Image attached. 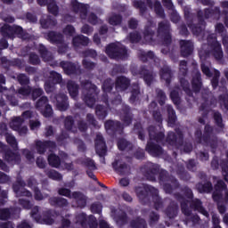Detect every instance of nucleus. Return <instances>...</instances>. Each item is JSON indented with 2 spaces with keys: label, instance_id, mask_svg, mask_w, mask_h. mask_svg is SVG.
Masks as SVG:
<instances>
[{
  "label": "nucleus",
  "instance_id": "obj_1",
  "mask_svg": "<svg viewBox=\"0 0 228 228\" xmlns=\"http://www.w3.org/2000/svg\"><path fill=\"white\" fill-rule=\"evenodd\" d=\"M220 6L223 8V11H220V7L218 6L214 8H205L204 11L198 10L197 23H195L193 13L190 12V11H184V18L192 35L200 37L202 34L204 29H206V20L216 19L218 20L221 15L228 14V0L222 1Z\"/></svg>",
  "mask_w": 228,
  "mask_h": 228
},
{
  "label": "nucleus",
  "instance_id": "obj_2",
  "mask_svg": "<svg viewBox=\"0 0 228 228\" xmlns=\"http://www.w3.org/2000/svg\"><path fill=\"white\" fill-rule=\"evenodd\" d=\"M141 172L142 175L151 183H156V175L159 174V181L164 183L163 188L164 191L172 195L174 190L179 189V181L175 176L170 175L168 171L162 169L159 170V165L148 162L143 167H141Z\"/></svg>",
  "mask_w": 228,
  "mask_h": 228
},
{
  "label": "nucleus",
  "instance_id": "obj_3",
  "mask_svg": "<svg viewBox=\"0 0 228 228\" xmlns=\"http://www.w3.org/2000/svg\"><path fill=\"white\" fill-rule=\"evenodd\" d=\"M174 198L177 202H180L182 213L185 216H191L192 209L193 211H198V213H200L203 216L209 218V212L206 210V208L202 205V200H200V199L195 198L190 200L184 198L181 192L175 193Z\"/></svg>",
  "mask_w": 228,
  "mask_h": 228
},
{
  "label": "nucleus",
  "instance_id": "obj_4",
  "mask_svg": "<svg viewBox=\"0 0 228 228\" xmlns=\"http://www.w3.org/2000/svg\"><path fill=\"white\" fill-rule=\"evenodd\" d=\"M214 133L215 127L209 124L205 125L203 134L200 129H197L194 133L197 143H200L205 147H210L213 153H215V151L218 147V137L214 135Z\"/></svg>",
  "mask_w": 228,
  "mask_h": 228
},
{
  "label": "nucleus",
  "instance_id": "obj_5",
  "mask_svg": "<svg viewBox=\"0 0 228 228\" xmlns=\"http://www.w3.org/2000/svg\"><path fill=\"white\" fill-rule=\"evenodd\" d=\"M80 85L83 88L82 97L84 102L88 108H94L97 101V95H99L97 86L90 80H83Z\"/></svg>",
  "mask_w": 228,
  "mask_h": 228
},
{
  "label": "nucleus",
  "instance_id": "obj_6",
  "mask_svg": "<svg viewBox=\"0 0 228 228\" xmlns=\"http://www.w3.org/2000/svg\"><path fill=\"white\" fill-rule=\"evenodd\" d=\"M0 33L4 38H11L12 40H13L15 37L21 38V40H28V38H29V34L19 25L11 26L8 23H5L0 28Z\"/></svg>",
  "mask_w": 228,
  "mask_h": 228
},
{
  "label": "nucleus",
  "instance_id": "obj_7",
  "mask_svg": "<svg viewBox=\"0 0 228 228\" xmlns=\"http://www.w3.org/2000/svg\"><path fill=\"white\" fill-rule=\"evenodd\" d=\"M105 53L110 60H127L129 54L126 45L110 43L105 48Z\"/></svg>",
  "mask_w": 228,
  "mask_h": 228
},
{
  "label": "nucleus",
  "instance_id": "obj_8",
  "mask_svg": "<svg viewBox=\"0 0 228 228\" xmlns=\"http://www.w3.org/2000/svg\"><path fill=\"white\" fill-rule=\"evenodd\" d=\"M212 200L214 202H216V204L222 202L228 204V188L227 183H225L224 180H217L216 183L214 185Z\"/></svg>",
  "mask_w": 228,
  "mask_h": 228
},
{
  "label": "nucleus",
  "instance_id": "obj_9",
  "mask_svg": "<svg viewBox=\"0 0 228 228\" xmlns=\"http://www.w3.org/2000/svg\"><path fill=\"white\" fill-rule=\"evenodd\" d=\"M170 31V22L160 21L159 23L157 35L162 38L163 45H165V47H170V45H172V33Z\"/></svg>",
  "mask_w": 228,
  "mask_h": 228
},
{
  "label": "nucleus",
  "instance_id": "obj_10",
  "mask_svg": "<svg viewBox=\"0 0 228 228\" xmlns=\"http://www.w3.org/2000/svg\"><path fill=\"white\" fill-rule=\"evenodd\" d=\"M135 193L141 204L145 206L151 202V197H152V195H156L157 191L152 185L145 184L143 187H137L135 189Z\"/></svg>",
  "mask_w": 228,
  "mask_h": 228
},
{
  "label": "nucleus",
  "instance_id": "obj_11",
  "mask_svg": "<svg viewBox=\"0 0 228 228\" xmlns=\"http://www.w3.org/2000/svg\"><path fill=\"white\" fill-rule=\"evenodd\" d=\"M207 42L215 60H216V61H222V60H224V50H222V44L216 41V36H215V34H209L207 37Z\"/></svg>",
  "mask_w": 228,
  "mask_h": 228
},
{
  "label": "nucleus",
  "instance_id": "obj_12",
  "mask_svg": "<svg viewBox=\"0 0 228 228\" xmlns=\"http://www.w3.org/2000/svg\"><path fill=\"white\" fill-rule=\"evenodd\" d=\"M35 108L37 111H40L45 118H51L54 113L53 111V106L49 104V98L47 96H41L36 102Z\"/></svg>",
  "mask_w": 228,
  "mask_h": 228
},
{
  "label": "nucleus",
  "instance_id": "obj_13",
  "mask_svg": "<svg viewBox=\"0 0 228 228\" xmlns=\"http://www.w3.org/2000/svg\"><path fill=\"white\" fill-rule=\"evenodd\" d=\"M166 142L168 145H171V147L181 149L184 143V134H183V131L179 128L175 130V133L168 132Z\"/></svg>",
  "mask_w": 228,
  "mask_h": 228
},
{
  "label": "nucleus",
  "instance_id": "obj_14",
  "mask_svg": "<svg viewBox=\"0 0 228 228\" xmlns=\"http://www.w3.org/2000/svg\"><path fill=\"white\" fill-rule=\"evenodd\" d=\"M76 224H78L82 228H99L97 218L92 215L87 216L83 212L76 216Z\"/></svg>",
  "mask_w": 228,
  "mask_h": 228
},
{
  "label": "nucleus",
  "instance_id": "obj_15",
  "mask_svg": "<svg viewBox=\"0 0 228 228\" xmlns=\"http://www.w3.org/2000/svg\"><path fill=\"white\" fill-rule=\"evenodd\" d=\"M26 182L21 177H17L15 183H12V191L17 197H33V194L26 189Z\"/></svg>",
  "mask_w": 228,
  "mask_h": 228
},
{
  "label": "nucleus",
  "instance_id": "obj_16",
  "mask_svg": "<svg viewBox=\"0 0 228 228\" xmlns=\"http://www.w3.org/2000/svg\"><path fill=\"white\" fill-rule=\"evenodd\" d=\"M112 168L118 175H129L131 174V166L122 159H115L112 162Z\"/></svg>",
  "mask_w": 228,
  "mask_h": 228
},
{
  "label": "nucleus",
  "instance_id": "obj_17",
  "mask_svg": "<svg viewBox=\"0 0 228 228\" xmlns=\"http://www.w3.org/2000/svg\"><path fill=\"white\" fill-rule=\"evenodd\" d=\"M180 45V54L182 58H188L193 54V51L195 46L193 45V42L191 40L181 39L179 41Z\"/></svg>",
  "mask_w": 228,
  "mask_h": 228
},
{
  "label": "nucleus",
  "instance_id": "obj_18",
  "mask_svg": "<svg viewBox=\"0 0 228 228\" xmlns=\"http://www.w3.org/2000/svg\"><path fill=\"white\" fill-rule=\"evenodd\" d=\"M94 149L96 154H98L100 158H104L108 152L106 141H104V137L101 134H96V138L94 140Z\"/></svg>",
  "mask_w": 228,
  "mask_h": 228
},
{
  "label": "nucleus",
  "instance_id": "obj_19",
  "mask_svg": "<svg viewBox=\"0 0 228 228\" xmlns=\"http://www.w3.org/2000/svg\"><path fill=\"white\" fill-rule=\"evenodd\" d=\"M134 118V114L131 110L129 105H123L120 111V120L123 122L126 127H129L133 124V119Z\"/></svg>",
  "mask_w": 228,
  "mask_h": 228
},
{
  "label": "nucleus",
  "instance_id": "obj_20",
  "mask_svg": "<svg viewBox=\"0 0 228 228\" xmlns=\"http://www.w3.org/2000/svg\"><path fill=\"white\" fill-rule=\"evenodd\" d=\"M104 127L107 133L110 134H117V133L124 132V125L120 121L108 119L104 123Z\"/></svg>",
  "mask_w": 228,
  "mask_h": 228
},
{
  "label": "nucleus",
  "instance_id": "obj_21",
  "mask_svg": "<svg viewBox=\"0 0 228 228\" xmlns=\"http://www.w3.org/2000/svg\"><path fill=\"white\" fill-rule=\"evenodd\" d=\"M60 67H61L67 76H77L81 72V67L71 61H61Z\"/></svg>",
  "mask_w": 228,
  "mask_h": 228
},
{
  "label": "nucleus",
  "instance_id": "obj_22",
  "mask_svg": "<svg viewBox=\"0 0 228 228\" xmlns=\"http://www.w3.org/2000/svg\"><path fill=\"white\" fill-rule=\"evenodd\" d=\"M4 159L7 163H11L12 165H19L21 161L20 159V154L19 152H14L10 149V147L7 145L6 149L4 151Z\"/></svg>",
  "mask_w": 228,
  "mask_h": 228
},
{
  "label": "nucleus",
  "instance_id": "obj_23",
  "mask_svg": "<svg viewBox=\"0 0 228 228\" xmlns=\"http://www.w3.org/2000/svg\"><path fill=\"white\" fill-rule=\"evenodd\" d=\"M47 149L54 151V149H56V142L54 141H36V150L37 154H45Z\"/></svg>",
  "mask_w": 228,
  "mask_h": 228
},
{
  "label": "nucleus",
  "instance_id": "obj_24",
  "mask_svg": "<svg viewBox=\"0 0 228 228\" xmlns=\"http://www.w3.org/2000/svg\"><path fill=\"white\" fill-rule=\"evenodd\" d=\"M145 151L150 156H152V158H159V156H163V147L152 141L147 142Z\"/></svg>",
  "mask_w": 228,
  "mask_h": 228
},
{
  "label": "nucleus",
  "instance_id": "obj_25",
  "mask_svg": "<svg viewBox=\"0 0 228 228\" xmlns=\"http://www.w3.org/2000/svg\"><path fill=\"white\" fill-rule=\"evenodd\" d=\"M71 8L74 13H80L82 20H86V17H88V6L86 4L78 3L77 0H72Z\"/></svg>",
  "mask_w": 228,
  "mask_h": 228
},
{
  "label": "nucleus",
  "instance_id": "obj_26",
  "mask_svg": "<svg viewBox=\"0 0 228 228\" xmlns=\"http://www.w3.org/2000/svg\"><path fill=\"white\" fill-rule=\"evenodd\" d=\"M149 142L161 143L165 140V132H158L154 126H148Z\"/></svg>",
  "mask_w": 228,
  "mask_h": 228
},
{
  "label": "nucleus",
  "instance_id": "obj_27",
  "mask_svg": "<svg viewBox=\"0 0 228 228\" xmlns=\"http://www.w3.org/2000/svg\"><path fill=\"white\" fill-rule=\"evenodd\" d=\"M136 75L142 77L147 86H151V85H152V81H154V75L152 74V71L149 70L145 65L139 68Z\"/></svg>",
  "mask_w": 228,
  "mask_h": 228
},
{
  "label": "nucleus",
  "instance_id": "obj_28",
  "mask_svg": "<svg viewBox=\"0 0 228 228\" xmlns=\"http://www.w3.org/2000/svg\"><path fill=\"white\" fill-rule=\"evenodd\" d=\"M4 98L6 99L7 102L11 104V106H17L19 104V101L15 97V94L12 93V91H5L1 94L0 97V107L4 108V106H6V102L4 101Z\"/></svg>",
  "mask_w": 228,
  "mask_h": 228
},
{
  "label": "nucleus",
  "instance_id": "obj_29",
  "mask_svg": "<svg viewBox=\"0 0 228 228\" xmlns=\"http://www.w3.org/2000/svg\"><path fill=\"white\" fill-rule=\"evenodd\" d=\"M131 86V79L126 76H119L116 78L115 88L117 92H126Z\"/></svg>",
  "mask_w": 228,
  "mask_h": 228
},
{
  "label": "nucleus",
  "instance_id": "obj_30",
  "mask_svg": "<svg viewBox=\"0 0 228 228\" xmlns=\"http://www.w3.org/2000/svg\"><path fill=\"white\" fill-rule=\"evenodd\" d=\"M211 96V92L208 89H205L201 93V97L204 100V102L200 106V111H203L202 117H208L209 113V97Z\"/></svg>",
  "mask_w": 228,
  "mask_h": 228
},
{
  "label": "nucleus",
  "instance_id": "obj_31",
  "mask_svg": "<svg viewBox=\"0 0 228 228\" xmlns=\"http://www.w3.org/2000/svg\"><path fill=\"white\" fill-rule=\"evenodd\" d=\"M56 106L59 111H67L69 110V97L65 94L55 95Z\"/></svg>",
  "mask_w": 228,
  "mask_h": 228
},
{
  "label": "nucleus",
  "instance_id": "obj_32",
  "mask_svg": "<svg viewBox=\"0 0 228 228\" xmlns=\"http://www.w3.org/2000/svg\"><path fill=\"white\" fill-rule=\"evenodd\" d=\"M48 204H50L52 208L63 209V208L69 206V200L65 198L53 196L48 199Z\"/></svg>",
  "mask_w": 228,
  "mask_h": 228
},
{
  "label": "nucleus",
  "instance_id": "obj_33",
  "mask_svg": "<svg viewBox=\"0 0 228 228\" xmlns=\"http://www.w3.org/2000/svg\"><path fill=\"white\" fill-rule=\"evenodd\" d=\"M165 215L170 220L175 218L179 215V205L175 201H171L167 208L165 209Z\"/></svg>",
  "mask_w": 228,
  "mask_h": 228
},
{
  "label": "nucleus",
  "instance_id": "obj_34",
  "mask_svg": "<svg viewBox=\"0 0 228 228\" xmlns=\"http://www.w3.org/2000/svg\"><path fill=\"white\" fill-rule=\"evenodd\" d=\"M159 75L160 79L166 82V86H170V83H172V78L174 77V73L170 67L166 66L160 69Z\"/></svg>",
  "mask_w": 228,
  "mask_h": 228
},
{
  "label": "nucleus",
  "instance_id": "obj_35",
  "mask_svg": "<svg viewBox=\"0 0 228 228\" xmlns=\"http://www.w3.org/2000/svg\"><path fill=\"white\" fill-rule=\"evenodd\" d=\"M130 97L129 102L130 104H136L138 101H140V85L138 83H133L130 89Z\"/></svg>",
  "mask_w": 228,
  "mask_h": 228
},
{
  "label": "nucleus",
  "instance_id": "obj_36",
  "mask_svg": "<svg viewBox=\"0 0 228 228\" xmlns=\"http://www.w3.org/2000/svg\"><path fill=\"white\" fill-rule=\"evenodd\" d=\"M191 88L194 94H199L202 90V75L197 71L191 79Z\"/></svg>",
  "mask_w": 228,
  "mask_h": 228
},
{
  "label": "nucleus",
  "instance_id": "obj_37",
  "mask_svg": "<svg viewBox=\"0 0 228 228\" xmlns=\"http://www.w3.org/2000/svg\"><path fill=\"white\" fill-rule=\"evenodd\" d=\"M46 38L51 44H63V34L54 30H50L46 33Z\"/></svg>",
  "mask_w": 228,
  "mask_h": 228
},
{
  "label": "nucleus",
  "instance_id": "obj_38",
  "mask_svg": "<svg viewBox=\"0 0 228 228\" xmlns=\"http://www.w3.org/2000/svg\"><path fill=\"white\" fill-rule=\"evenodd\" d=\"M53 216H54V210L49 208L43 211L40 220L41 224H45V225H53V224H54V219Z\"/></svg>",
  "mask_w": 228,
  "mask_h": 228
},
{
  "label": "nucleus",
  "instance_id": "obj_39",
  "mask_svg": "<svg viewBox=\"0 0 228 228\" xmlns=\"http://www.w3.org/2000/svg\"><path fill=\"white\" fill-rule=\"evenodd\" d=\"M90 44V38L84 35H77L73 37L72 45L74 47H86Z\"/></svg>",
  "mask_w": 228,
  "mask_h": 228
},
{
  "label": "nucleus",
  "instance_id": "obj_40",
  "mask_svg": "<svg viewBox=\"0 0 228 228\" xmlns=\"http://www.w3.org/2000/svg\"><path fill=\"white\" fill-rule=\"evenodd\" d=\"M67 88L71 99H77V95H79V85L73 80H69L67 83Z\"/></svg>",
  "mask_w": 228,
  "mask_h": 228
},
{
  "label": "nucleus",
  "instance_id": "obj_41",
  "mask_svg": "<svg viewBox=\"0 0 228 228\" xmlns=\"http://www.w3.org/2000/svg\"><path fill=\"white\" fill-rule=\"evenodd\" d=\"M72 197L75 199L77 208H80V209L86 208V196L85 194L79 191H74Z\"/></svg>",
  "mask_w": 228,
  "mask_h": 228
},
{
  "label": "nucleus",
  "instance_id": "obj_42",
  "mask_svg": "<svg viewBox=\"0 0 228 228\" xmlns=\"http://www.w3.org/2000/svg\"><path fill=\"white\" fill-rule=\"evenodd\" d=\"M17 213L16 208H0V220L6 221L10 220L13 215Z\"/></svg>",
  "mask_w": 228,
  "mask_h": 228
},
{
  "label": "nucleus",
  "instance_id": "obj_43",
  "mask_svg": "<svg viewBox=\"0 0 228 228\" xmlns=\"http://www.w3.org/2000/svg\"><path fill=\"white\" fill-rule=\"evenodd\" d=\"M108 108L110 107L101 104L95 106V115L98 120H106V117H108Z\"/></svg>",
  "mask_w": 228,
  "mask_h": 228
},
{
  "label": "nucleus",
  "instance_id": "obj_44",
  "mask_svg": "<svg viewBox=\"0 0 228 228\" xmlns=\"http://www.w3.org/2000/svg\"><path fill=\"white\" fill-rule=\"evenodd\" d=\"M167 123L171 127H174L175 126V122H177V115L175 114V110H174V107L172 105L167 106Z\"/></svg>",
  "mask_w": 228,
  "mask_h": 228
},
{
  "label": "nucleus",
  "instance_id": "obj_45",
  "mask_svg": "<svg viewBox=\"0 0 228 228\" xmlns=\"http://www.w3.org/2000/svg\"><path fill=\"white\" fill-rule=\"evenodd\" d=\"M40 24L43 29H49V28H54V26L58 24V21L54 17L48 15L46 19H42L40 20Z\"/></svg>",
  "mask_w": 228,
  "mask_h": 228
},
{
  "label": "nucleus",
  "instance_id": "obj_46",
  "mask_svg": "<svg viewBox=\"0 0 228 228\" xmlns=\"http://www.w3.org/2000/svg\"><path fill=\"white\" fill-rule=\"evenodd\" d=\"M196 188L199 193H211L213 191V183L211 181H208L205 183H198Z\"/></svg>",
  "mask_w": 228,
  "mask_h": 228
},
{
  "label": "nucleus",
  "instance_id": "obj_47",
  "mask_svg": "<svg viewBox=\"0 0 228 228\" xmlns=\"http://www.w3.org/2000/svg\"><path fill=\"white\" fill-rule=\"evenodd\" d=\"M47 161L49 166L53 168H60L61 166V159L54 153L48 155Z\"/></svg>",
  "mask_w": 228,
  "mask_h": 228
},
{
  "label": "nucleus",
  "instance_id": "obj_48",
  "mask_svg": "<svg viewBox=\"0 0 228 228\" xmlns=\"http://www.w3.org/2000/svg\"><path fill=\"white\" fill-rule=\"evenodd\" d=\"M134 146L132 144L131 142L124 139V138H121L118 141V149L119 151H126V152H129L131 151H133V148Z\"/></svg>",
  "mask_w": 228,
  "mask_h": 228
},
{
  "label": "nucleus",
  "instance_id": "obj_49",
  "mask_svg": "<svg viewBox=\"0 0 228 228\" xmlns=\"http://www.w3.org/2000/svg\"><path fill=\"white\" fill-rule=\"evenodd\" d=\"M180 86L183 88V92L188 95V97H193V91L190 88V82L182 77L179 78Z\"/></svg>",
  "mask_w": 228,
  "mask_h": 228
},
{
  "label": "nucleus",
  "instance_id": "obj_50",
  "mask_svg": "<svg viewBox=\"0 0 228 228\" xmlns=\"http://www.w3.org/2000/svg\"><path fill=\"white\" fill-rule=\"evenodd\" d=\"M134 131L135 132V134H137L138 139L141 140V142H145V129L140 122H136L134 124Z\"/></svg>",
  "mask_w": 228,
  "mask_h": 228
},
{
  "label": "nucleus",
  "instance_id": "obj_51",
  "mask_svg": "<svg viewBox=\"0 0 228 228\" xmlns=\"http://www.w3.org/2000/svg\"><path fill=\"white\" fill-rule=\"evenodd\" d=\"M138 56H139V60H141L142 63H147L149 60H154L156 58V55L152 51H149L146 53L145 51L141 50Z\"/></svg>",
  "mask_w": 228,
  "mask_h": 228
},
{
  "label": "nucleus",
  "instance_id": "obj_52",
  "mask_svg": "<svg viewBox=\"0 0 228 228\" xmlns=\"http://www.w3.org/2000/svg\"><path fill=\"white\" fill-rule=\"evenodd\" d=\"M155 34L156 32L152 29V26L146 25L144 27V30L142 32L144 40L147 42H152Z\"/></svg>",
  "mask_w": 228,
  "mask_h": 228
},
{
  "label": "nucleus",
  "instance_id": "obj_53",
  "mask_svg": "<svg viewBox=\"0 0 228 228\" xmlns=\"http://www.w3.org/2000/svg\"><path fill=\"white\" fill-rule=\"evenodd\" d=\"M131 228H147V221L145 219L138 216L135 219L130 221Z\"/></svg>",
  "mask_w": 228,
  "mask_h": 228
},
{
  "label": "nucleus",
  "instance_id": "obj_54",
  "mask_svg": "<svg viewBox=\"0 0 228 228\" xmlns=\"http://www.w3.org/2000/svg\"><path fill=\"white\" fill-rule=\"evenodd\" d=\"M115 218L118 225H126L129 222V216H127V213H126V211H120L117 214Z\"/></svg>",
  "mask_w": 228,
  "mask_h": 228
},
{
  "label": "nucleus",
  "instance_id": "obj_55",
  "mask_svg": "<svg viewBox=\"0 0 228 228\" xmlns=\"http://www.w3.org/2000/svg\"><path fill=\"white\" fill-rule=\"evenodd\" d=\"M47 10L49 13H51L54 17H58L60 13V7L56 4V0H49Z\"/></svg>",
  "mask_w": 228,
  "mask_h": 228
},
{
  "label": "nucleus",
  "instance_id": "obj_56",
  "mask_svg": "<svg viewBox=\"0 0 228 228\" xmlns=\"http://www.w3.org/2000/svg\"><path fill=\"white\" fill-rule=\"evenodd\" d=\"M156 194H151L154 208L158 211L163 208V200L159 197V191L156 189Z\"/></svg>",
  "mask_w": 228,
  "mask_h": 228
},
{
  "label": "nucleus",
  "instance_id": "obj_57",
  "mask_svg": "<svg viewBox=\"0 0 228 228\" xmlns=\"http://www.w3.org/2000/svg\"><path fill=\"white\" fill-rule=\"evenodd\" d=\"M214 122L219 129H225V124H224V118L220 111L214 112L213 115Z\"/></svg>",
  "mask_w": 228,
  "mask_h": 228
},
{
  "label": "nucleus",
  "instance_id": "obj_58",
  "mask_svg": "<svg viewBox=\"0 0 228 228\" xmlns=\"http://www.w3.org/2000/svg\"><path fill=\"white\" fill-rule=\"evenodd\" d=\"M114 86L115 83H113V80L111 78H107L103 81L102 88L104 94H110Z\"/></svg>",
  "mask_w": 228,
  "mask_h": 228
},
{
  "label": "nucleus",
  "instance_id": "obj_59",
  "mask_svg": "<svg viewBox=\"0 0 228 228\" xmlns=\"http://www.w3.org/2000/svg\"><path fill=\"white\" fill-rule=\"evenodd\" d=\"M154 12L157 16L159 17V19H165V10L163 9V6L161 5L160 1H155L154 4Z\"/></svg>",
  "mask_w": 228,
  "mask_h": 228
},
{
  "label": "nucleus",
  "instance_id": "obj_60",
  "mask_svg": "<svg viewBox=\"0 0 228 228\" xmlns=\"http://www.w3.org/2000/svg\"><path fill=\"white\" fill-rule=\"evenodd\" d=\"M5 136V141L13 149V151H17L19 149V144L17 143V139L12 134H8Z\"/></svg>",
  "mask_w": 228,
  "mask_h": 228
},
{
  "label": "nucleus",
  "instance_id": "obj_61",
  "mask_svg": "<svg viewBox=\"0 0 228 228\" xmlns=\"http://www.w3.org/2000/svg\"><path fill=\"white\" fill-rule=\"evenodd\" d=\"M45 175L49 179H53V181H61V179H63V175L54 169L45 171Z\"/></svg>",
  "mask_w": 228,
  "mask_h": 228
},
{
  "label": "nucleus",
  "instance_id": "obj_62",
  "mask_svg": "<svg viewBox=\"0 0 228 228\" xmlns=\"http://www.w3.org/2000/svg\"><path fill=\"white\" fill-rule=\"evenodd\" d=\"M30 95L32 101H37V99L44 97V89L42 87H31Z\"/></svg>",
  "mask_w": 228,
  "mask_h": 228
},
{
  "label": "nucleus",
  "instance_id": "obj_63",
  "mask_svg": "<svg viewBox=\"0 0 228 228\" xmlns=\"http://www.w3.org/2000/svg\"><path fill=\"white\" fill-rule=\"evenodd\" d=\"M186 216L187 217L184 220L185 225H190V224H191V225H197L200 222V216H199V215L191 216H191Z\"/></svg>",
  "mask_w": 228,
  "mask_h": 228
},
{
  "label": "nucleus",
  "instance_id": "obj_64",
  "mask_svg": "<svg viewBox=\"0 0 228 228\" xmlns=\"http://www.w3.org/2000/svg\"><path fill=\"white\" fill-rule=\"evenodd\" d=\"M74 118L72 116H68L64 119V127L66 131H72L74 129ZM74 133V131H72Z\"/></svg>",
  "mask_w": 228,
  "mask_h": 228
}]
</instances>
